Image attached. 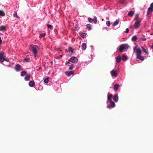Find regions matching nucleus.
I'll list each match as a JSON object with an SVG mask.
<instances>
[{"label": "nucleus", "mask_w": 153, "mask_h": 153, "mask_svg": "<svg viewBox=\"0 0 153 153\" xmlns=\"http://www.w3.org/2000/svg\"><path fill=\"white\" fill-rule=\"evenodd\" d=\"M78 24H76L75 25V28H76V30L77 29H79L80 28L79 27H78Z\"/></svg>", "instance_id": "obj_39"}, {"label": "nucleus", "mask_w": 153, "mask_h": 153, "mask_svg": "<svg viewBox=\"0 0 153 153\" xmlns=\"http://www.w3.org/2000/svg\"><path fill=\"white\" fill-rule=\"evenodd\" d=\"M122 59V58L121 56L119 55L117 56L116 57V61L117 63H120L121 60Z\"/></svg>", "instance_id": "obj_14"}, {"label": "nucleus", "mask_w": 153, "mask_h": 153, "mask_svg": "<svg viewBox=\"0 0 153 153\" xmlns=\"http://www.w3.org/2000/svg\"><path fill=\"white\" fill-rule=\"evenodd\" d=\"M140 40L143 41H145L146 40V39L140 37Z\"/></svg>", "instance_id": "obj_41"}, {"label": "nucleus", "mask_w": 153, "mask_h": 153, "mask_svg": "<svg viewBox=\"0 0 153 153\" xmlns=\"http://www.w3.org/2000/svg\"><path fill=\"white\" fill-rule=\"evenodd\" d=\"M126 30L125 31V32L126 33H128L129 32V30L128 28H126Z\"/></svg>", "instance_id": "obj_43"}, {"label": "nucleus", "mask_w": 153, "mask_h": 153, "mask_svg": "<svg viewBox=\"0 0 153 153\" xmlns=\"http://www.w3.org/2000/svg\"><path fill=\"white\" fill-rule=\"evenodd\" d=\"M49 77H47L44 80V83L47 84L48 83L49 80Z\"/></svg>", "instance_id": "obj_23"}, {"label": "nucleus", "mask_w": 153, "mask_h": 153, "mask_svg": "<svg viewBox=\"0 0 153 153\" xmlns=\"http://www.w3.org/2000/svg\"><path fill=\"white\" fill-rule=\"evenodd\" d=\"M106 25L107 26L109 27L110 26L111 23L110 21H106Z\"/></svg>", "instance_id": "obj_33"}, {"label": "nucleus", "mask_w": 153, "mask_h": 153, "mask_svg": "<svg viewBox=\"0 0 153 153\" xmlns=\"http://www.w3.org/2000/svg\"><path fill=\"white\" fill-rule=\"evenodd\" d=\"M128 15L130 16H132L134 14V12L132 11H130L128 13Z\"/></svg>", "instance_id": "obj_30"}, {"label": "nucleus", "mask_w": 153, "mask_h": 153, "mask_svg": "<svg viewBox=\"0 0 153 153\" xmlns=\"http://www.w3.org/2000/svg\"><path fill=\"white\" fill-rule=\"evenodd\" d=\"M30 79V76L28 75H27L25 77V81H28Z\"/></svg>", "instance_id": "obj_22"}, {"label": "nucleus", "mask_w": 153, "mask_h": 153, "mask_svg": "<svg viewBox=\"0 0 153 153\" xmlns=\"http://www.w3.org/2000/svg\"><path fill=\"white\" fill-rule=\"evenodd\" d=\"M153 34V33H151V34H150V35H152Z\"/></svg>", "instance_id": "obj_49"}, {"label": "nucleus", "mask_w": 153, "mask_h": 153, "mask_svg": "<svg viewBox=\"0 0 153 153\" xmlns=\"http://www.w3.org/2000/svg\"><path fill=\"white\" fill-rule=\"evenodd\" d=\"M108 101L107 100V102L108 103Z\"/></svg>", "instance_id": "obj_51"}, {"label": "nucleus", "mask_w": 153, "mask_h": 153, "mask_svg": "<svg viewBox=\"0 0 153 153\" xmlns=\"http://www.w3.org/2000/svg\"><path fill=\"white\" fill-rule=\"evenodd\" d=\"M104 19H102V21H104Z\"/></svg>", "instance_id": "obj_50"}, {"label": "nucleus", "mask_w": 153, "mask_h": 153, "mask_svg": "<svg viewBox=\"0 0 153 153\" xmlns=\"http://www.w3.org/2000/svg\"><path fill=\"white\" fill-rule=\"evenodd\" d=\"M5 15L4 12L2 10H0V15L4 16Z\"/></svg>", "instance_id": "obj_32"}, {"label": "nucleus", "mask_w": 153, "mask_h": 153, "mask_svg": "<svg viewBox=\"0 0 153 153\" xmlns=\"http://www.w3.org/2000/svg\"><path fill=\"white\" fill-rule=\"evenodd\" d=\"M151 48L152 49H153V43H152V45L151 46Z\"/></svg>", "instance_id": "obj_47"}, {"label": "nucleus", "mask_w": 153, "mask_h": 153, "mask_svg": "<svg viewBox=\"0 0 153 153\" xmlns=\"http://www.w3.org/2000/svg\"><path fill=\"white\" fill-rule=\"evenodd\" d=\"M109 105H107V107L109 108H114L115 106V103L112 100L109 101Z\"/></svg>", "instance_id": "obj_6"}, {"label": "nucleus", "mask_w": 153, "mask_h": 153, "mask_svg": "<svg viewBox=\"0 0 153 153\" xmlns=\"http://www.w3.org/2000/svg\"><path fill=\"white\" fill-rule=\"evenodd\" d=\"M86 26L89 30H91L92 26L90 24H87Z\"/></svg>", "instance_id": "obj_20"}, {"label": "nucleus", "mask_w": 153, "mask_h": 153, "mask_svg": "<svg viewBox=\"0 0 153 153\" xmlns=\"http://www.w3.org/2000/svg\"><path fill=\"white\" fill-rule=\"evenodd\" d=\"M153 11V3H151L150 7L148 8L147 11V14L149 15L150 12H152Z\"/></svg>", "instance_id": "obj_11"}, {"label": "nucleus", "mask_w": 153, "mask_h": 153, "mask_svg": "<svg viewBox=\"0 0 153 153\" xmlns=\"http://www.w3.org/2000/svg\"><path fill=\"white\" fill-rule=\"evenodd\" d=\"M88 20L90 23H92L94 22V23L95 24H96L97 23V18L96 16H95L94 19H92L90 17H89L88 18Z\"/></svg>", "instance_id": "obj_8"}, {"label": "nucleus", "mask_w": 153, "mask_h": 153, "mask_svg": "<svg viewBox=\"0 0 153 153\" xmlns=\"http://www.w3.org/2000/svg\"><path fill=\"white\" fill-rule=\"evenodd\" d=\"M110 74L112 77L115 78L118 75L117 71L115 70H113L111 71H110Z\"/></svg>", "instance_id": "obj_10"}, {"label": "nucleus", "mask_w": 153, "mask_h": 153, "mask_svg": "<svg viewBox=\"0 0 153 153\" xmlns=\"http://www.w3.org/2000/svg\"><path fill=\"white\" fill-rule=\"evenodd\" d=\"M4 53L1 52L0 53V62L3 65L7 66H9V65H8L7 64L4 63V61L5 58L4 56Z\"/></svg>", "instance_id": "obj_4"}, {"label": "nucleus", "mask_w": 153, "mask_h": 153, "mask_svg": "<svg viewBox=\"0 0 153 153\" xmlns=\"http://www.w3.org/2000/svg\"><path fill=\"white\" fill-rule=\"evenodd\" d=\"M129 47L128 45L127 44H124L120 45L119 46V51L120 52L126 51Z\"/></svg>", "instance_id": "obj_2"}, {"label": "nucleus", "mask_w": 153, "mask_h": 153, "mask_svg": "<svg viewBox=\"0 0 153 153\" xmlns=\"http://www.w3.org/2000/svg\"><path fill=\"white\" fill-rule=\"evenodd\" d=\"M30 51L33 53H37L38 51V47L37 45H31L30 46Z\"/></svg>", "instance_id": "obj_3"}, {"label": "nucleus", "mask_w": 153, "mask_h": 153, "mask_svg": "<svg viewBox=\"0 0 153 153\" xmlns=\"http://www.w3.org/2000/svg\"><path fill=\"white\" fill-rule=\"evenodd\" d=\"M113 98L115 102H117L119 99L118 95L117 94H114L113 97Z\"/></svg>", "instance_id": "obj_12"}, {"label": "nucleus", "mask_w": 153, "mask_h": 153, "mask_svg": "<svg viewBox=\"0 0 153 153\" xmlns=\"http://www.w3.org/2000/svg\"><path fill=\"white\" fill-rule=\"evenodd\" d=\"M86 33L81 32L80 33V36L82 38H84L86 37Z\"/></svg>", "instance_id": "obj_21"}, {"label": "nucleus", "mask_w": 153, "mask_h": 153, "mask_svg": "<svg viewBox=\"0 0 153 153\" xmlns=\"http://www.w3.org/2000/svg\"><path fill=\"white\" fill-rule=\"evenodd\" d=\"M122 59L123 61H125L127 59V57L125 55H122Z\"/></svg>", "instance_id": "obj_26"}, {"label": "nucleus", "mask_w": 153, "mask_h": 153, "mask_svg": "<svg viewBox=\"0 0 153 153\" xmlns=\"http://www.w3.org/2000/svg\"><path fill=\"white\" fill-rule=\"evenodd\" d=\"M33 54H34V56L35 58H36L37 56V53H33Z\"/></svg>", "instance_id": "obj_45"}, {"label": "nucleus", "mask_w": 153, "mask_h": 153, "mask_svg": "<svg viewBox=\"0 0 153 153\" xmlns=\"http://www.w3.org/2000/svg\"><path fill=\"white\" fill-rule=\"evenodd\" d=\"M24 61L25 62H28L30 61V59L29 57H26L24 59Z\"/></svg>", "instance_id": "obj_29"}, {"label": "nucleus", "mask_w": 153, "mask_h": 153, "mask_svg": "<svg viewBox=\"0 0 153 153\" xmlns=\"http://www.w3.org/2000/svg\"><path fill=\"white\" fill-rule=\"evenodd\" d=\"M15 69L16 71L17 72H19L23 70L22 66L18 64L16 65Z\"/></svg>", "instance_id": "obj_9"}, {"label": "nucleus", "mask_w": 153, "mask_h": 153, "mask_svg": "<svg viewBox=\"0 0 153 153\" xmlns=\"http://www.w3.org/2000/svg\"><path fill=\"white\" fill-rule=\"evenodd\" d=\"M6 27L4 26H0V31H6Z\"/></svg>", "instance_id": "obj_19"}, {"label": "nucleus", "mask_w": 153, "mask_h": 153, "mask_svg": "<svg viewBox=\"0 0 153 153\" xmlns=\"http://www.w3.org/2000/svg\"><path fill=\"white\" fill-rule=\"evenodd\" d=\"M119 22V20L118 19H116L115 22L113 23V26H115L117 25Z\"/></svg>", "instance_id": "obj_24"}, {"label": "nucleus", "mask_w": 153, "mask_h": 153, "mask_svg": "<svg viewBox=\"0 0 153 153\" xmlns=\"http://www.w3.org/2000/svg\"><path fill=\"white\" fill-rule=\"evenodd\" d=\"M134 51L135 53L137 58L142 61L144 60V58L141 56V49L139 48H138L137 46H135L134 48Z\"/></svg>", "instance_id": "obj_1"}, {"label": "nucleus", "mask_w": 153, "mask_h": 153, "mask_svg": "<svg viewBox=\"0 0 153 153\" xmlns=\"http://www.w3.org/2000/svg\"><path fill=\"white\" fill-rule=\"evenodd\" d=\"M4 61H5V62H9V60L8 59H6L5 58V59H4Z\"/></svg>", "instance_id": "obj_44"}, {"label": "nucleus", "mask_w": 153, "mask_h": 153, "mask_svg": "<svg viewBox=\"0 0 153 153\" xmlns=\"http://www.w3.org/2000/svg\"><path fill=\"white\" fill-rule=\"evenodd\" d=\"M42 69L41 67H39L38 68H36V71L37 72L41 70Z\"/></svg>", "instance_id": "obj_40"}, {"label": "nucleus", "mask_w": 153, "mask_h": 153, "mask_svg": "<svg viewBox=\"0 0 153 153\" xmlns=\"http://www.w3.org/2000/svg\"><path fill=\"white\" fill-rule=\"evenodd\" d=\"M108 100L109 101L112 100V98L113 97V95L112 94H108Z\"/></svg>", "instance_id": "obj_18"}, {"label": "nucleus", "mask_w": 153, "mask_h": 153, "mask_svg": "<svg viewBox=\"0 0 153 153\" xmlns=\"http://www.w3.org/2000/svg\"><path fill=\"white\" fill-rule=\"evenodd\" d=\"M91 60H89L88 61H86L85 62V63L87 64H89V63H90L92 61V60H93V57H92V53H91Z\"/></svg>", "instance_id": "obj_27"}, {"label": "nucleus", "mask_w": 153, "mask_h": 153, "mask_svg": "<svg viewBox=\"0 0 153 153\" xmlns=\"http://www.w3.org/2000/svg\"><path fill=\"white\" fill-rule=\"evenodd\" d=\"M47 26L48 28L50 29L51 30H52L53 28V26L51 25H47Z\"/></svg>", "instance_id": "obj_34"}, {"label": "nucleus", "mask_w": 153, "mask_h": 153, "mask_svg": "<svg viewBox=\"0 0 153 153\" xmlns=\"http://www.w3.org/2000/svg\"><path fill=\"white\" fill-rule=\"evenodd\" d=\"M68 50L69 52H71V53H73V51L72 48L71 47H69Z\"/></svg>", "instance_id": "obj_35"}, {"label": "nucleus", "mask_w": 153, "mask_h": 153, "mask_svg": "<svg viewBox=\"0 0 153 153\" xmlns=\"http://www.w3.org/2000/svg\"><path fill=\"white\" fill-rule=\"evenodd\" d=\"M141 48H142V50H143V52H144V53H146V54H148V52L145 49L144 47L143 46H141Z\"/></svg>", "instance_id": "obj_28"}, {"label": "nucleus", "mask_w": 153, "mask_h": 153, "mask_svg": "<svg viewBox=\"0 0 153 153\" xmlns=\"http://www.w3.org/2000/svg\"><path fill=\"white\" fill-rule=\"evenodd\" d=\"M74 65L73 64L71 65L69 68V70H71L73 69Z\"/></svg>", "instance_id": "obj_36"}, {"label": "nucleus", "mask_w": 153, "mask_h": 153, "mask_svg": "<svg viewBox=\"0 0 153 153\" xmlns=\"http://www.w3.org/2000/svg\"><path fill=\"white\" fill-rule=\"evenodd\" d=\"M82 50H85L86 48V44L85 43H83L81 45Z\"/></svg>", "instance_id": "obj_16"}, {"label": "nucleus", "mask_w": 153, "mask_h": 153, "mask_svg": "<svg viewBox=\"0 0 153 153\" xmlns=\"http://www.w3.org/2000/svg\"><path fill=\"white\" fill-rule=\"evenodd\" d=\"M51 64H52V63H53V62L52 61H51Z\"/></svg>", "instance_id": "obj_48"}, {"label": "nucleus", "mask_w": 153, "mask_h": 153, "mask_svg": "<svg viewBox=\"0 0 153 153\" xmlns=\"http://www.w3.org/2000/svg\"><path fill=\"white\" fill-rule=\"evenodd\" d=\"M78 61V59L77 57L72 56L69 59L68 61L67 62V63H69V62H71L73 63H76Z\"/></svg>", "instance_id": "obj_5"}, {"label": "nucleus", "mask_w": 153, "mask_h": 153, "mask_svg": "<svg viewBox=\"0 0 153 153\" xmlns=\"http://www.w3.org/2000/svg\"><path fill=\"white\" fill-rule=\"evenodd\" d=\"M140 21L139 19L137 18L134 24V28L135 29L138 28L140 26Z\"/></svg>", "instance_id": "obj_7"}, {"label": "nucleus", "mask_w": 153, "mask_h": 153, "mask_svg": "<svg viewBox=\"0 0 153 153\" xmlns=\"http://www.w3.org/2000/svg\"><path fill=\"white\" fill-rule=\"evenodd\" d=\"M27 74V72L25 71H23L21 72V76H23L25 75H26Z\"/></svg>", "instance_id": "obj_25"}, {"label": "nucleus", "mask_w": 153, "mask_h": 153, "mask_svg": "<svg viewBox=\"0 0 153 153\" xmlns=\"http://www.w3.org/2000/svg\"><path fill=\"white\" fill-rule=\"evenodd\" d=\"M73 71H66L65 72V74L66 75L68 76H70V75H72L74 73Z\"/></svg>", "instance_id": "obj_13"}, {"label": "nucleus", "mask_w": 153, "mask_h": 153, "mask_svg": "<svg viewBox=\"0 0 153 153\" xmlns=\"http://www.w3.org/2000/svg\"><path fill=\"white\" fill-rule=\"evenodd\" d=\"M120 87V85L118 84H115L114 85L113 87L114 89V91H117L118 90L119 88Z\"/></svg>", "instance_id": "obj_17"}, {"label": "nucleus", "mask_w": 153, "mask_h": 153, "mask_svg": "<svg viewBox=\"0 0 153 153\" xmlns=\"http://www.w3.org/2000/svg\"><path fill=\"white\" fill-rule=\"evenodd\" d=\"M2 39L1 38V37H0V45H1L2 44Z\"/></svg>", "instance_id": "obj_46"}, {"label": "nucleus", "mask_w": 153, "mask_h": 153, "mask_svg": "<svg viewBox=\"0 0 153 153\" xmlns=\"http://www.w3.org/2000/svg\"><path fill=\"white\" fill-rule=\"evenodd\" d=\"M62 56V55H61L60 56H58L57 57H56V58L57 59H59L61 58Z\"/></svg>", "instance_id": "obj_42"}, {"label": "nucleus", "mask_w": 153, "mask_h": 153, "mask_svg": "<svg viewBox=\"0 0 153 153\" xmlns=\"http://www.w3.org/2000/svg\"><path fill=\"white\" fill-rule=\"evenodd\" d=\"M35 85V82L33 81H30L29 82V85L30 87H33Z\"/></svg>", "instance_id": "obj_15"}, {"label": "nucleus", "mask_w": 153, "mask_h": 153, "mask_svg": "<svg viewBox=\"0 0 153 153\" xmlns=\"http://www.w3.org/2000/svg\"><path fill=\"white\" fill-rule=\"evenodd\" d=\"M137 37L136 36H133L131 38V40L132 41H135L137 40Z\"/></svg>", "instance_id": "obj_31"}, {"label": "nucleus", "mask_w": 153, "mask_h": 153, "mask_svg": "<svg viewBox=\"0 0 153 153\" xmlns=\"http://www.w3.org/2000/svg\"><path fill=\"white\" fill-rule=\"evenodd\" d=\"M13 16L14 17L17 18H19V17L17 15V13L16 12H15L13 14Z\"/></svg>", "instance_id": "obj_37"}, {"label": "nucleus", "mask_w": 153, "mask_h": 153, "mask_svg": "<svg viewBox=\"0 0 153 153\" xmlns=\"http://www.w3.org/2000/svg\"><path fill=\"white\" fill-rule=\"evenodd\" d=\"M45 35V33H41L40 34L39 37V38H42L43 37H44Z\"/></svg>", "instance_id": "obj_38"}]
</instances>
